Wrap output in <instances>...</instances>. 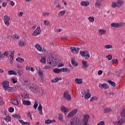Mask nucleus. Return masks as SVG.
I'll return each instance as SVG.
<instances>
[{"instance_id": "obj_1", "label": "nucleus", "mask_w": 125, "mask_h": 125, "mask_svg": "<svg viewBox=\"0 0 125 125\" xmlns=\"http://www.w3.org/2000/svg\"><path fill=\"white\" fill-rule=\"evenodd\" d=\"M121 118L119 121L113 122L114 125H122L123 124L125 123V108L123 109L121 113Z\"/></svg>"}, {"instance_id": "obj_2", "label": "nucleus", "mask_w": 125, "mask_h": 125, "mask_svg": "<svg viewBox=\"0 0 125 125\" xmlns=\"http://www.w3.org/2000/svg\"><path fill=\"white\" fill-rule=\"evenodd\" d=\"M1 85L2 86V87L4 90L6 91H9V92H10L12 91L11 89H12V87H9V82L8 81H4L1 83Z\"/></svg>"}, {"instance_id": "obj_3", "label": "nucleus", "mask_w": 125, "mask_h": 125, "mask_svg": "<svg viewBox=\"0 0 125 125\" xmlns=\"http://www.w3.org/2000/svg\"><path fill=\"white\" fill-rule=\"evenodd\" d=\"M70 125H82V121L78 118H73L70 121Z\"/></svg>"}, {"instance_id": "obj_4", "label": "nucleus", "mask_w": 125, "mask_h": 125, "mask_svg": "<svg viewBox=\"0 0 125 125\" xmlns=\"http://www.w3.org/2000/svg\"><path fill=\"white\" fill-rule=\"evenodd\" d=\"M47 61L50 65H52V66H54V65H56V63L57 62H56L57 60L55 59L52 56H50L48 57V58L47 60Z\"/></svg>"}, {"instance_id": "obj_5", "label": "nucleus", "mask_w": 125, "mask_h": 125, "mask_svg": "<svg viewBox=\"0 0 125 125\" xmlns=\"http://www.w3.org/2000/svg\"><path fill=\"white\" fill-rule=\"evenodd\" d=\"M90 116L89 115H86L84 116L83 119L82 120L83 125H89L87 124L88 120H89Z\"/></svg>"}, {"instance_id": "obj_6", "label": "nucleus", "mask_w": 125, "mask_h": 125, "mask_svg": "<svg viewBox=\"0 0 125 125\" xmlns=\"http://www.w3.org/2000/svg\"><path fill=\"white\" fill-rule=\"evenodd\" d=\"M63 97L67 101H70V100L72 99V98L71 97V95L69 94V92H68V91H66L65 92H64L63 94Z\"/></svg>"}, {"instance_id": "obj_7", "label": "nucleus", "mask_w": 125, "mask_h": 125, "mask_svg": "<svg viewBox=\"0 0 125 125\" xmlns=\"http://www.w3.org/2000/svg\"><path fill=\"white\" fill-rule=\"evenodd\" d=\"M78 112V109H75L73 110L71 112H70L67 115V118H72V117H74L76 114H77V112Z\"/></svg>"}, {"instance_id": "obj_8", "label": "nucleus", "mask_w": 125, "mask_h": 125, "mask_svg": "<svg viewBox=\"0 0 125 125\" xmlns=\"http://www.w3.org/2000/svg\"><path fill=\"white\" fill-rule=\"evenodd\" d=\"M111 27H115V28H121L124 26V23H115V22H112L111 24Z\"/></svg>"}, {"instance_id": "obj_9", "label": "nucleus", "mask_w": 125, "mask_h": 125, "mask_svg": "<svg viewBox=\"0 0 125 125\" xmlns=\"http://www.w3.org/2000/svg\"><path fill=\"white\" fill-rule=\"evenodd\" d=\"M41 33V27L38 26L32 33V36H38Z\"/></svg>"}, {"instance_id": "obj_10", "label": "nucleus", "mask_w": 125, "mask_h": 125, "mask_svg": "<svg viewBox=\"0 0 125 125\" xmlns=\"http://www.w3.org/2000/svg\"><path fill=\"white\" fill-rule=\"evenodd\" d=\"M70 51L72 52V53H79V51H80V48H76L75 47H71Z\"/></svg>"}, {"instance_id": "obj_11", "label": "nucleus", "mask_w": 125, "mask_h": 125, "mask_svg": "<svg viewBox=\"0 0 125 125\" xmlns=\"http://www.w3.org/2000/svg\"><path fill=\"white\" fill-rule=\"evenodd\" d=\"M54 4L56 6V8H57L58 10H60L61 9H62V7L61 6V5H60L59 3V0H56L55 1Z\"/></svg>"}, {"instance_id": "obj_12", "label": "nucleus", "mask_w": 125, "mask_h": 125, "mask_svg": "<svg viewBox=\"0 0 125 125\" xmlns=\"http://www.w3.org/2000/svg\"><path fill=\"white\" fill-rule=\"evenodd\" d=\"M9 19H10L8 17V16H5L4 17V23L6 26H9L10 25V23H9Z\"/></svg>"}, {"instance_id": "obj_13", "label": "nucleus", "mask_w": 125, "mask_h": 125, "mask_svg": "<svg viewBox=\"0 0 125 125\" xmlns=\"http://www.w3.org/2000/svg\"><path fill=\"white\" fill-rule=\"evenodd\" d=\"M99 86L101 89L104 88V89H109V86L106 83H104V84L100 83L99 84Z\"/></svg>"}, {"instance_id": "obj_14", "label": "nucleus", "mask_w": 125, "mask_h": 125, "mask_svg": "<svg viewBox=\"0 0 125 125\" xmlns=\"http://www.w3.org/2000/svg\"><path fill=\"white\" fill-rule=\"evenodd\" d=\"M61 111H62V112H64L65 115H66L67 112H68L69 109L67 107H65L64 105H62L61 107Z\"/></svg>"}, {"instance_id": "obj_15", "label": "nucleus", "mask_w": 125, "mask_h": 125, "mask_svg": "<svg viewBox=\"0 0 125 125\" xmlns=\"http://www.w3.org/2000/svg\"><path fill=\"white\" fill-rule=\"evenodd\" d=\"M86 92L84 95V98L85 99H88L91 96V94H90V91H89V90L87 89Z\"/></svg>"}, {"instance_id": "obj_16", "label": "nucleus", "mask_w": 125, "mask_h": 125, "mask_svg": "<svg viewBox=\"0 0 125 125\" xmlns=\"http://www.w3.org/2000/svg\"><path fill=\"white\" fill-rule=\"evenodd\" d=\"M71 63L73 66H75V67H77V66H78L79 65V63L76 62V60H75V58H71Z\"/></svg>"}, {"instance_id": "obj_17", "label": "nucleus", "mask_w": 125, "mask_h": 125, "mask_svg": "<svg viewBox=\"0 0 125 125\" xmlns=\"http://www.w3.org/2000/svg\"><path fill=\"white\" fill-rule=\"evenodd\" d=\"M117 7H121L124 4V1L121 0H118L116 2Z\"/></svg>"}, {"instance_id": "obj_18", "label": "nucleus", "mask_w": 125, "mask_h": 125, "mask_svg": "<svg viewBox=\"0 0 125 125\" xmlns=\"http://www.w3.org/2000/svg\"><path fill=\"white\" fill-rule=\"evenodd\" d=\"M81 5L82 6H87L89 5V2L87 1H83L81 2Z\"/></svg>"}, {"instance_id": "obj_19", "label": "nucleus", "mask_w": 125, "mask_h": 125, "mask_svg": "<svg viewBox=\"0 0 125 125\" xmlns=\"http://www.w3.org/2000/svg\"><path fill=\"white\" fill-rule=\"evenodd\" d=\"M35 47L37 49V50H38V51H40L41 52H42V51H43L42 50V48L41 47V46L39 44H36L35 45Z\"/></svg>"}, {"instance_id": "obj_20", "label": "nucleus", "mask_w": 125, "mask_h": 125, "mask_svg": "<svg viewBox=\"0 0 125 125\" xmlns=\"http://www.w3.org/2000/svg\"><path fill=\"white\" fill-rule=\"evenodd\" d=\"M38 110L39 112V114L40 115H43V113H42V104H40L39 106H38Z\"/></svg>"}, {"instance_id": "obj_21", "label": "nucleus", "mask_w": 125, "mask_h": 125, "mask_svg": "<svg viewBox=\"0 0 125 125\" xmlns=\"http://www.w3.org/2000/svg\"><path fill=\"white\" fill-rule=\"evenodd\" d=\"M22 104L23 105H26V106H29V105H31V103L30 101H27L24 100L22 101Z\"/></svg>"}, {"instance_id": "obj_22", "label": "nucleus", "mask_w": 125, "mask_h": 125, "mask_svg": "<svg viewBox=\"0 0 125 125\" xmlns=\"http://www.w3.org/2000/svg\"><path fill=\"white\" fill-rule=\"evenodd\" d=\"M60 72H63L64 73V72H67V73H70V72H71L70 69L65 67L60 69Z\"/></svg>"}, {"instance_id": "obj_23", "label": "nucleus", "mask_w": 125, "mask_h": 125, "mask_svg": "<svg viewBox=\"0 0 125 125\" xmlns=\"http://www.w3.org/2000/svg\"><path fill=\"white\" fill-rule=\"evenodd\" d=\"M106 30H104V29H100L99 30V35L100 36H102V35H105V34H106Z\"/></svg>"}, {"instance_id": "obj_24", "label": "nucleus", "mask_w": 125, "mask_h": 125, "mask_svg": "<svg viewBox=\"0 0 125 125\" xmlns=\"http://www.w3.org/2000/svg\"><path fill=\"white\" fill-rule=\"evenodd\" d=\"M83 63V68H84L85 69H86L87 67H88V63H87V62L86 61H82Z\"/></svg>"}, {"instance_id": "obj_25", "label": "nucleus", "mask_w": 125, "mask_h": 125, "mask_svg": "<svg viewBox=\"0 0 125 125\" xmlns=\"http://www.w3.org/2000/svg\"><path fill=\"white\" fill-rule=\"evenodd\" d=\"M8 75H14L15 76H17V72L13 70H9L8 71Z\"/></svg>"}, {"instance_id": "obj_26", "label": "nucleus", "mask_w": 125, "mask_h": 125, "mask_svg": "<svg viewBox=\"0 0 125 125\" xmlns=\"http://www.w3.org/2000/svg\"><path fill=\"white\" fill-rule=\"evenodd\" d=\"M11 103L14 105H18L19 104L18 101H17V100H16L15 99L11 100Z\"/></svg>"}, {"instance_id": "obj_27", "label": "nucleus", "mask_w": 125, "mask_h": 125, "mask_svg": "<svg viewBox=\"0 0 125 125\" xmlns=\"http://www.w3.org/2000/svg\"><path fill=\"white\" fill-rule=\"evenodd\" d=\"M75 81L76 83H78L79 84H82L83 83V80L82 79L76 78Z\"/></svg>"}, {"instance_id": "obj_28", "label": "nucleus", "mask_w": 125, "mask_h": 125, "mask_svg": "<svg viewBox=\"0 0 125 125\" xmlns=\"http://www.w3.org/2000/svg\"><path fill=\"white\" fill-rule=\"evenodd\" d=\"M80 53L81 56H86V54L88 53V51H80Z\"/></svg>"}, {"instance_id": "obj_29", "label": "nucleus", "mask_w": 125, "mask_h": 125, "mask_svg": "<svg viewBox=\"0 0 125 125\" xmlns=\"http://www.w3.org/2000/svg\"><path fill=\"white\" fill-rule=\"evenodd\" d=\"M108 83H109V84L112 85V86H113V87H115L116 86V83H115V82H114L111 80H108Z\"/></svg>"}, {"instance_id": "obj_30", "label": "nucleus", "mask_w": 125, "mask_h": 125, "mask_svg": "<svg viewBox=\"0 0 125 125\" xmlns=\"http://www.w3.org/2000/svg\"><path fill=\"white\" fill-rule=\"evenodd\" d=\"M16 61L19 62L20 63H23L24 62V59H22L21 58H17L16 59Z\"/></svg>"}, {"instance_id": "obj_31", "label": "nucleus", "mask_w": 125, "mask_h": 125, "mask_svg": "<svg viewBox=\"0 0 125 125\" xmlns=\"http://www.w3.org/2000/svg\"><path fill=\"white\" fill-rule=\"evenodd\" d=\"M4 120L6 122L8 123V122H10V121L11 120V117L9 115L7 116L5 118H4Z\"/></svg>"}, {"instance_id": "obj_32", "label": "nucleus", "mask_w": 125, "mask_h": 125, "mask_svg": "<svg viewBox=\"0 0 125 125\" xmlns=\"http://www.w3.org/2000/svg\"><path fill=\"white\" fill-rule=\"evenodd\" d=\"M65 12L66 11L65 10L60 12L58 14V16L59 17H61V16H62V15H65Z\"/></svg>"}, {"instance_id": "obj_33", "label": "nucleus", "mask_w": 125, "mask_h": 125, "mask_svg": "<svg viewBox=\"0 0 125 125\" xmlns=\"http://www.w3.org/2000/svg\"><path fill=\"white\" fill-rule=\"evenodd\" d=\"M19 44L20 46L23 47L25 46V45H26V43H25V42L23 41H20L19 42Z\"/></svg>"}, {"instance_id": "obj_34", "label": "nucleus", "mask_w": 125, "mask_h": 125, "mask_svg": "<svg viewBox=\"0 0 125 125\" xmlns=\"http://www.w3.org/2000/svg\"><path fill=\"white\" fill-rule=\"evenodd\" d=\"M51 83H58L59 79L58 77H56L51 81Z\"/></svg>"}, {"instance_id": "obj_35", "label": "nucleus", "mask_w": 125, "mask_h": 125, "mask_svg": "<svg viewBox=\"0 0 125 125\" xmlns=\"http://www.w3.org/2000/svg\"><path fill=\"white\" fill-rule=\"evenodd\" d=\"M104 47V48H106V49H110V48H113V46L110 44L106 45Z\"/></svg>"}, {"instance_id": "obj_36", "label": "nucleus", "mask_w": 125, "mask_h": 125, "mask_svg": "<svg viewBox=\"0 0 125 125\" xmlns=\"http://www.w3.org/2000/svg\"><path fill=\"white\" fill-rule=\"evenodd\" d=\"M19 121L20 122V123H21V125H26L28 124V122H25L22 120H19Z\"/></svg>"}, {"instance_id": "obj_37", "label": "nucleus", "mask_w": 125, "mask_h": 125, "mask_svg": "<svg viewBox=\"0 0 125 125\" xmlns=\"http://www.w3.org/2000/svg\"><path fill=\"white\" fill-rule=\"evenodd\" d=\"M54 73H55V74H59V73H60V69L55 68L54 69Z\"/></svg>"}, {"instance_id": "obj_38", "label": "nucleus", "mask_w": 125, "mask_h": 125, "mask_svg": "<svg viewBox=\"0 0 125 125\" xmlns=\"http://www.w3.org/2000/svg\"><path fill=\"white\" fill-rule=\"evenodd\" d=\"M44 24L45 26H50V22L48 21H46V20H45L44 21Z\"/></svg>"}, {"instance_id": "obj_39", "label": "nucleus", "mask_w": 125, "mask_h": 125, "mask_svg": "<svg viewBox=\"0 0 125 125\" xmlns=\"http://www.w3.org/2000/svg\"><path fill=\"white\" fill-rule=\"evenodd\" d=\"M38 102H37V101H35V103H34V105L33 106V108L34 109H35V110H36L37 109V108H38Z\"/></svg>"}, {"instance_id": "obj_40", "label": "nucleus", "mask_w": 125, "mask_h": 125, "mask_svg": "<svg viewBox=\"0 0 125 125\" xmlns=\"http://www.w3.org/2000/svg\"><path fill=\"white\" fill-rule=\"evenodd\" d=\"M88 19L91 23L94 22V18H93V17H89Z\"/></svg>"}, {"instance_id": "obj_41", "label": "nucleus", "mask_w": 125, "mask_h": 125, "mask_svg": "<svg viewBox=\"0 0 125 125\" xmlns=\"http://www.w3.org/2000/svg\"><path fill=\"white\" fill-rule=\"evenodd\" d=\"M111 6L113 7V8H115V7H118V6L117 5V3L116 2H113L111 4Z\"/></svg>"}, {"instance_id": "obj_42", "label": "nucleus", "mask_w": 125, "mask_h": 125, "mask_svg": "<svg viewBox=\"0 0 125 125\" xmlns=\"http://www.w3.org/2000/svg\"><path fill=\"white\" fill-rule=\"evenodd\" d=\"M101 6V4H100V3H98L97 2L95 3V7H97V8H100Z\"/></svg>"}, {"instance_id": "obj_43", "label": "nucleus", "mask_w": 125, "mask_h": 125, "mask_svg": "<svg viewBox=\"0 0 125 125\" xmlns=\"http://www.w3.org/2000/svg\"><path fill=\"white\" fill-rule=\"evenodd\" d=\"M49 14H50V13L45 12L44 13H42V15L43 17H45V16H49Z\"/></svg>"}, {"instance_id": "obj_44", "label": "nucleus", "mask_w": 125, "mask_h": 125, "mask_svg": "<svg viewBox=\"0 0 125 125\" xmlns=\"http://www.w3.org/2000/svg\"><path fill=\"white\" fill-rule=\"evenodd\" d=\"M40 62H42V63L44 64L46 62V60H45L44 58H42L40 60Z\"/></svg>"}, {"instance_id": "obj_45", "label": "nucleus", "mask_w": 125, "mask_h": 125, "mask_svg": "<svg viewBox=\"0 0 125 125\" xmlns=\"http://www.w3.org/2000/svg\"><path fill=\"white\" fill-rule=\"evenodd\" d=\"M17 73L18 75H19V76H21V75H22V74H23V71L18 70L17 71Z\"/></svg>"}, {"instance_id": "obj_46", "label": "nucleus", "mask_w": 125, "mask_h": 125, "mask_svg": "<svg viewBox=\"0 0 125 125\" xmlns=\"http://www.w3.org/2000/svg\"><path fill=\"white\" fill-rule=\"evenodd\" d=\"M3 55L4 56H6L7 58L9 57V55L8 54V52L7 51H5L3 54Z\"/></svg>"}, {"instance_id": "obj_47", "label": "nucleus", "mask_w": 125, "mask_h": 125, "mask_svg": "<svg viewBox=\"0 0 125 125\" xmlns=\"http://www.w3.org/2000/svg\"><path fill=\"white\" fill-rule=\"evenodd\" d=\"M9 112H10V113H12L13 112H14V108L12 107H10L9 108Z\"/></svg>"}, {"instance_id": "obj_48", "label": "nucleus", "mask_w": 125, "mask_h": 125, "mask_svg": "<svg viewBox=\"0 0 125 125\" xmlns=\"http://www.w3.org/2000/svg\"><path fill=\"white\" fill-rule=\"evenodd\" d=\"M52 123V121L51 120H47L45 121V124L49 125V124H51Z\"/></svg>"}, {"instance_id": "obj_49", "label": "nucleus", "mask_w": 125, "mask_h": 125, "mask_svg": "<svg viewBox=\"0 0 125 125\" xmlns=\"http://www.w3.org/2000/svg\"><path fill=\"white\" fill-rule=\"evenodd\" d=\"M23 14H24V12H21L18 13V16H19V17H22V15H23Z\"/></svg>"}, {"instance_id": "obj_50", "label": "nucleus", "mask_w": 125, "mask_h": 125, "mask_svg": "<svg viewBox=\"0 0 125 125\" xmlns=\"http://www.w3.org/2000/svg\"><path fill=\"white\" fill-rule=\"evenodd\" d=\"M38 73H39V76H43V73H42V70L40 69L39 70Z\"/></svg>"}, {"instance_id": "obj_51", "label": "nucleus", "mask_w": 125, "mask_h": 125, "mask_svg": "<svg viewBox=\"0 0 125 125\" xmlns=\"http://www.w3.org/2000/svg\"><path fill=\"white\" fill-rule=\"evenodd\" d=\"M106 57L109 60H112V58L113 57V56H112V55H108L107 56H106Z\"/></svg>"}, {"instance_id": "obj_52", "label": "nucleus", "mask_w": 125, "mask_h": 125, "mask_svg": "<svg viewBox=\"0 0 125 125\" xmlns=\"http://www.w3.org/2000/svg\"><path fill=\"white\" fill-rule=\"evenodd\" d=\"M19 38V36L17 35H15L13 36V39H14V40H18V38Z\"/></svg>"}, {"instance_id": "obj_53", "label": "nucleus", "mask_w": 125, "mask_h": 125, "mask_svg": "<svg viewBox=\"0 0 125 125\" xmlns=\"http://www.w3.org/2000/svg\"><path fill=\"white\" fill-rule=\"evenodd\" d=\"M105 125V122H104V121H101L97 124V125Z\"/></svg>"}, {"instance_id": "obj_54", "label": "nucleus", "mask_w": 125, "mask_h": 125, "mask_svg": "<svg viewBox=\"0 0 125 125\" xmlns=\"http://www.w3.org/2000/svg\"><path fill=\"white\" fill-rule=\"evenodd\" d=\"M59 119L61 121H62L63 120V116H62V114L59 115Z\"/></svg>"}, {"instance_id": "obj_55", "label": "nucleus", "mask_w": 125, "mask_h": 125, "mask_svg": "<svg viewBox=\"0 0 125 125\" xmlns=\"http://www.w3.org/2000/svg\"><path fill=\"white\" fill-rule=\"evenodd\" d=\"M18 116H19V115L13 114L12 115V118H14V119H15L18 118Z\"/></svg>"}, {"instance_id": "obj_56", "label": "nucleus", "mask_w": 125, "mask_h": 125, "mask_svg": "<svg viewBox=\"0 0 125 125\" xmlns=\"http://www.w3.org/2000/svg\"><path fill=\"white\" fill-rule=\"evenodd\" d=\"M111 111V109L110 108H106L104 109L105 113H109Z\"/></svg>"}, {"instance_id": "obj_57", "label": "nucleus", "mask_w": 125, "mask_h": 125, "mask_svg": "<svg viewBox=\"0 0 125 125\" xmlns=\"http://www.w3.org/2000/svg\"><path fill=\"white\" fill-rule=\"evenodd\" d=\"M6 4H7V2H3L2 3V6H3V7H5L6 6Z\"/></svg>"}, {"instance_id": "obj_58", "label": "nucleus", "mask_w": 125, "mask_h": 125, "mask_svg": "<svg viewBox=\"0 0 125 125\" xmlns=\"http://www.w3.org/2000/svg\"><path fill=\"white\" fill-rule=\"evenodd\" d=\"M1 104H3V100L0 97V105H1Z\"/></svg>"}, {"instance_id": "obj_59", "label": "nucleus", "mask_w": 125, "mask_h": 125, "mask_svg": "<svg viewBox=\"0 0 125 125\" xmlns=\"http://www.w3.org/2000/svg\"><path fill=\"white\" fill-rule=\"evenodd\" d=\"M27 116H28V117H30L31 120H32V114H31V113L30 112H28Z\"/></svg>"}, {"instance_id": "obj_60", "label": "nucleus", "mask_w": 125, "mask_h": 125, "mask_svg": "<svg viewBox=\"0 0 125 125\" xmlns=\"http://www.w3.org/2000/svg\"><path fill=\"white\" fill-rule=\"evenodd\" d=\"M64 66V64L63 63H60L59 64H58V67H63Z\"/></svg>"}, {"instance_id": "obj_61", "label": "nucleus", "mask_w": 125, "mask_h": 125, "mask_svg": "<svg viewBox=\"0 0 125 125\" xmlns=\"http://www.w3.org/2000/svg\"><path fill=\"white\" fill-rule=\"evenodd\" d=\"M44 69L45 70H47L48 69H50V66H45L44 67Z\"/></svg>"}, {"instance_id": "obj_62", "label": "nucleus", "mask_w": 125, "mask_h": 125, "mask_svg": "<svg viewBox=\"0 0 125 125\" xmlns=\"http://www.w3.org/2000/svg\"><path fill=\"white\" fill-rule=\"evenodd\" d=\"M102 73H103L102 70H99L98 72V74L99 75V76H100V75H102Z\"/></svg>"}, {"instance_id": "obj_63", "label": "nucleus", "mask_w": 125, "mask_h": 125, "mask_svg": "<svg viewBox=\"0 0 125 125\" xmlns=\"http://www.w3.org/2000/svg\"><path fill=\"white\" fill-rule=\"evenodd\" d=\"M12 81H13L12 83H17V81L15 80V79H12Z\"/></svg>"}, {"instance_id": "obj_64", "label": "nucleus", "mask_w": 125, "mask_h": 125, "mask_svg": "<svg viewBox=\"0 0 125 125\" xmlns=\"http://www.w3.org/2000/svg\"><path fill=\"white\" fill-rule=\"evenodd\" d=\"M10 3L11 6H13L15 4V3H14V2H13V1H10Z\"/></svg>"}]
</instances>
